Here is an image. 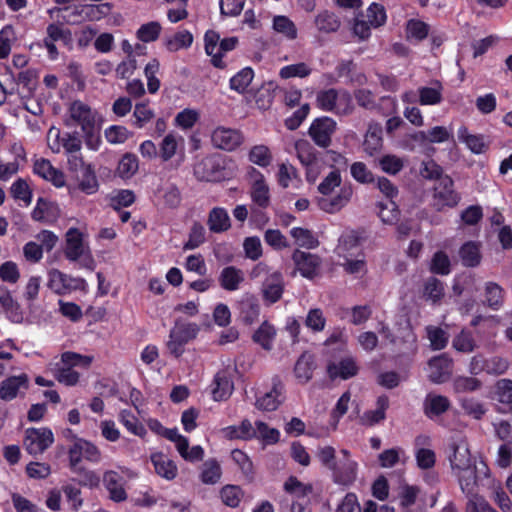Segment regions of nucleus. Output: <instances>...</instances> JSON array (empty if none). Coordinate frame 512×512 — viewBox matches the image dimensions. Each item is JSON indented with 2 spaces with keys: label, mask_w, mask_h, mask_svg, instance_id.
<instances>
[{
  "label": "nucleus",
  "mask_w": 512,
  "mask_h": 512,
  "mask_svg": "<svg viewBox=\"0 0 512 512\" xmlns=\"http://www.w3.org/2000/svg\"><path fill=\"white\" fill-rule=\"evenodd\" d=\"M159 66V61L157 59H152L146 64L144 69V73L147 78V88L151 94L156 93L160 88V80L156 76L159 71Z\"/></svg>",
  "instance_id": "nucleus-49"
},
{
  "label": "nucleus",
  "mask_w": 512,
  "mask_h": 512,
  "mask_svg": "<svg viewBox=\"0 0 512 512\" xmlns=\"http://www.w3.org/2000/svg\"><path fill=\"white\" fill-rule=\"evenodd\" d=\"M469 500L466 506V512H497L491 505L476 493L467 495Z\"/></svg>",
  "instance_id": "nucleus-63"
},
{
  "label": "nucleus",
  "mask_w": 512,
  "mask_h": 512,
  "mask_svg": "<svg viewBox=\"0 0 512 512\" xmlns=\"http://www.w3.org/2000/svg\"><path fill=\"white\" fill-rule=\"evenodd\" d=\"M283 391V385L279 379H273V388L271 391L265 393L262 397L258 398L255 405L261 411H274L282 403L280 399Z\"/></svg>",
  "instance_id": "nucleus-21"
},
{
  "label": "nucleus",
  "mask_w": 512,
  "mask_h": 512,
  "mask_svg": "<svg viewBox=\"0 0 512 512\" xmlns=\"http://www.w3.org/2000/svg\"><path fill=\"white\" fill-rule=\"evenodd\" d=\"M450 408V401L447 397L436 394H428L424 401L425 414L428 417L438 416Z\"/></svg>",
  "instance_id": "nucleus-34"
},
{
  "label": "nucleus",
  "mask_w": 512,
  "mask_h": 512,
  "mask_svg": "<svg viewBox=\"0 0 512 512\" xmlns=\"http://www.w3.org/2000/svg\"><path fill=\"white\" fill-rule=\"evenodd\" d=\"M138 170V160L132 154H125L120 160L117 172L123 179L132 177Z\"/></svg>",
  "instance_id": "nucleus-51"
},
{
  "label": "nucleus",
  "mask_w": 512,
  "mask_h": 512,
  "mask_svg": "<svg viewBox=\"0 0 512 512\" xmlns=\"http://www.w3.org/2000/svg\"><path fill=\"white\" fill-rule=\"evenodd\" d=\"M220 43V36L217 32L209 30L205 34V50L206 53L212 57L211 62L217 68H224L225 64L219 57L217 51Z\"/></svg>",
  "instance_id": "nucleus-38"
},
{
  "label": "nucleus",
  "mask_w": 512,
  "mask_h": 512,
  "mask_svg": "<svg viewBox=\"0 0 512 512\" xmlns=\"http://www.w3.org/2000/svg\"><path fill=\"white\" fill-rule=\"evenodd\" d=\"M220 164L214 157H205L194 167V174L201 181H216L219 178Z\"/></svg>",
  "instance_id": "nucleus-22"
},
{
  "label": "nucleus",
  "mask_w": 512,
  "mask_h": 512,
  "mask_svg": "<svg viewBox=\"0 0 512 512\" xmlns=\"http://www.w3.org/2000/svg\"><path fill=\"white\" fill-rule=\"evenodd\" d=\"M249 160L261 167L270 165L272 161V155L270 150L265 145H256L251 148L249 152Z\"/></svg>",
  "instance_id": "nucleus-52"
},
{
  "label": "nucleus",
  "mask_w": 512,
  "mask_h": 512,
  "mask_svg": "<svg viewBox=\"0 0 512 512\" xmlns=\"http://www.w3.org/2000/svg\"><path fill=\"white\" fill-rule=\"evenodd\" d=\"M458 138L464 142L468 149L475 154L484 153L489 147V141L484 135H474L468 132L464 126L458 130Z\"/></svg>",
  "instance_id": "nucleus-27"
},
{
  "label": "nucleus",
  "mask_w": 512,
  "mask_h": 512,
  "mask_svg": "<svg viewBox=\"0 0 512 512\" xmlns=\"http://www.w3.org/2000/svg\"><path fill=\"white\" fill-rule=\"evenodd\" d=\"M85 281L81 278H72L59 270L52 269L49 272L48 287L57 294H64L72 289L83 287Z\"/></svg>",
  "instance_id": "nucleus-13"
},
{
  "label": "nucleus",
  "mask_w": 512,
  "mask_h": 512,
  "mask_svg": "<svg viewBox=\"0 0 512 512\" xmlns=\"http://www.w3.org/2000/svg\"><path fill=\"white\" fill-rule=\"evenodd\" d=\"M503 294L504 291L502 287L496 282H487L485 284L484 296L485 301L484 304L493 310H498L503 304Z\"/></svg>",
  "instance_id": "nucleus-37"
},
{
  "label": "nucleus",
  "mask_w": 512,
  "mask_h": 512,
  "mask_svg": "<svg viewBox=\"0 0 512 512\" xmlns=\"http://www.w3.org/2000/svg\"><path fill=\"white\" fill-rule=\"evenodd\" d=\"M28 382V376L24 373L8 377L0 384V398L4 401L13 400L17 397L20 388H28Z\"/></svg>",
  "instance_id": "nucleus-18"
},
{
  "label": "nucleus",
  "mask_w": 512,
  "mask_h": 512,
  "mask_svg": "<svg viewBox=\"0 0 512 512\" xmlns=\"http://www.w3.org/2000/svg\"><path fill=\"white\" fill-rule=\"evenodd\" d=\"M54 442L49 428H28L25 431L24 447L32 456L42 454Z\"/></svg>",
  "instance_id": "nucleus-5"
},
{
  "label": "nucleus",
  "mask_w": 512,
  "mask_h": 512,
  "mask_svg": "<svg viewBox=\"0 0 512 512\" xmlns=\"http://www.w3.org/2000/svg\"><path fill=\"white\" fill-rule=\"evenodd\" d=\"M336 130V122L329 117L315 119L310 128L309 135L316 145L327 148L331 144V137Z\"/></svg>",
  "instance_id": "nucleus-8"
},
{
  "label": "nucleus",
  "mask_w": 512,
  "mask_h": 512,
  "mask_svg": "<svg viewBox=\"0 0 512 512\" xmlns=\"http://www.w3.org/2000/svg\"><path fill=\"white\" fill-rule=\"evenodd\" d=\"M93 357L91 356H83L81 354L67 351L61 355V362L64 365L63 367L56 365L55 369V378L60 382L67 386H73L77 384L79 380V373L72 370L74 366H82L89 367Z\"/></svg>",
  "instance_id": "nucleus-1"
},
{
  "label": "nucleus",
  "mask_w": 512,
  "mask_h": 512,
  "mask_svg": "<svg viewBox=\"0 0 512 512\" xmlns=\"http://www.w3.org/2000/svg\"><path fill=\"white\" fill-rule=\"evenodd\" d=\"M273 28L276 32L283 34L288 39L293 40L297 37L295 24L286 16L274 17Z\"/></svg>",
  "instance_id": "nucleus-50"
},
{
  "label": "nucleus",
  "mask_w": 512,
  "mask_h": 512,
  "mask_svg": "<svg viewBox=\"0 0 512 512\" xmlns=\"http://www.w3.org/2000/svg\"><path fill=\"white\" fill-rule=\"evenodd\" d=\"M207 225L213 233H222L229 230L231 221L227 211L221 207L213 208L209 212Z\"/></svg>",
  "instance_id": "nucleus-29"
},
{
  "label": "nucleus",
  "mask_w": 512,
  "mask_h": 512,
  "mask_svg": "<svg viewBox=\"0 0 512 512\" xmlns=\"http://www.w3.org/2000/svg\"><path fill=\"white\" fill-rule=\"evenodd\" d=\"M199 327L197 324H179L176 323L175 327L170 331V338L176 339L178 343L187 344L190 340L197 336Z\"/></svg>",
  "instance_id": "nucleus-39"
},
{
  "label": "nucleus",
  "mask_w": 512,
  "mask_h": 512,
  "mask_svg": "<svg viewBox=\"0 0 512 512\" xmlns=\"http://www.w3.org/2000/svg\"><path fill=\"white\" fill-rule=\"evenodd\" d=\"M426 331L433 350H441L446 347L449 335L445 330L440 327L428 326Z\"/></svg>",
  "instance_id": "nucleus-46"
},
{
  "label": "nucleus",
  "mask_w": 512,
  "mask_h": 512,
  "mask_svg": "<svg viewBox=\"0 0 512 512\" xmlns=\"http://www.w3.org/2000/svg\"><path fill=\"white\" fill-rule=\"evenodd\" d=\"M65 256L70 261H76L85 254L83 235L77 228H70L66 232Z\"/></svg>",
  "instance_id": "nucleus-19"
},
{
  "label": "nucleus",
  "mask_w": 512,
  "mask_h": 512,
  "mask_svg": "<svg viewBox=\"0 0 512 512\" xmlns=\"http://www.w3.org/2000/svg\"><path fill=\"white\" fill-rule=\"evenodd\" d=\"M389 406V399L387 396H380L377 399V408L375 410H369L361 417L362 424L375 425L385 419V412Z\"/></svg>",
  "instance_id": "nucleus-36"
},
{
  "label": "nucleus",
  "mask_w": 512,
  "mask_h": 512,
  "mask_svg": "<svg viewBox=\"0 0 512 512\" xmlns=\"http://www.w3.org/2000/svg\"><path fill=\"white\" fill-rule=\"evenodd\" d=\"M0 305L12 322L20 323L23 320L20 305L13 299L10 291L3 286L0 287Z\"/></svg>",
  "instance_id": "nucleus-28"
},
{
  "label": "nucleus",
  "mask_w": 512,
  "mask_h": 512,
  "mask_svg": "<svg viewBox=\"0 0 512 512\" xmlns=\"http://www.w3.org/2000/svg\"><path fill=\"white\" fill-rule=\"evenodd\" d=\"M418 91L421 105H435L442 101V85L438 81L433 87H421Z\"/></svg>",
  "instance_id": "nucleus-42"
},
{
  "label": "nucleus",
  "mask_w": 512,
  "mask_h": 512,
  "mask_svg": "<svg viewBox=\"0 0 512 512\" xmlns=\"http://www.w3.org/2000/svg\"><path fill=\"white\" fill-rule=\"evenodd\" d=\"M193 36L187 31L183 30L177 32L172 38L166 41V47L170 51H178L181 48H187L192 44Z\"/></svg>",
  "instance_id": "nucleus-57"
},
{
  "label": "nucleus",
  "mask_w": 512,
  "mask_h": 512,
  "mask_svg": "<svg viewBox=\"0 0 512 512\" xmlns=\"http://www.w3.org/2000/svg\"><path fill=\"white\" fill-rule=\"evenodd\" d=\"M290 234L301 247L314 249L319 246L318 239L308 229L296 227L291 230Z\"/></svg>",
  "instance_id": "nucleus-44"
},
{
  "label": "nucleus",
  "mask_w": 512,
  "mask_h": 512,
  "mask_svg": "<svg viewBox=\"0 0 512 512\" xmlns=\"http://www.w3.org/2000/svg\"><path fill=\"white\" fill-rule=\"evenodd\" d=\"M284 288V277L280 271H274L268 274L261 287L263 300L268 304L278 302L283 295Z\"/></svg>",
  "instance_id": "nucleus-10"
},
{
  "label": "nucleus",
  "mask_w": 512,
  "mask_h": 512,
  "mask_svg": "<svg viewBox=\"0 0 512 512\" xmlns=\"http://www.w3.org/2000/svg\"><path fill=\"white\" fill-rule=\"evenodd\" d=\"M399 335L395 336L388 326L382 324L380 333L387 339L389 342L394 345H402L403 348L400 349L401 352H409L414 351L416 349V336L413 333L411 327L405 326L399 329Z\"/></svg>",
  "instance_id": "nucleus-14"
},
{
  "label": "nucleus",
  "mask_w": 512,
  "mask_h": 512,
  "mask_svg": "<svg viewBox=\"0 0 512 512\" xmlns=\"http://www.w3.org/2000/svg\"><path fill=\"white\" fill-rule=\"evenodd\" d=\"M71 118L77 122L86 137V143L93 148L95 136V115L90 106L80 100L71 103L69 108Z\"/></svg>",
  "instance_id": "nucleus-2"
},
{
  "label": "nucleus",
  "mask_w": 512,
  "mask_h": 512,
  "mask_svg": "<svg viewBox=\"0 0 512 512\" xmlns=\"http://www.w3.org/2000/svg\"><path fill=\"white\" fill-rule=\"evenodd\" d=\"M124 483V478L116 471L110 470L104 473L103 484L109 492L110 499L115 502H122L127 498Z\"/></svg>",
  "instance_id": "nucleus-17"
},
{
  "label": "nucleus",
  "mask_w": 512,
  "mask_h": 512,
  "mask_svg": "<svg viewBox=\"0 0 512 512\" xmlns=\"http://www.w3.org/2000/svg\"><path fill=\"white\" fill-rule=\"evenodd\" d=\"M448 460L452 473L462 467L472 465V463L476 461V459L471 456L466 438L457 437L452 439L449 444Z\"/></svg>",
  "instance_id": "nucleus-6"
},
{
  "label": "nucleus",
  "mask_w": 512,
  "mask_h": 512,
  "mask_svg": "<svg viewBox=\"0 0 512 512\" xmlns=\"http://www.w3.org/2000/svg\"><path fill=\"white\" fill-rule=\"evenodd\" d=\"M11 194L15 199L24 201L27 205L31 203L32 192L24 179H18L11 186Z\"/></svg>",
  "instance_id": "nucleus-64"
},
{
  "label": "nucleus",
  "mask_w": 512,
  "mask_h": 512,
  "mask_svg": "<svg viewBox=\"0 0 512 512\" xmlns=\"http://www.w3.org/2000/svg\"><path fill=\"white\" fill-rule=\"evenodd\" d=\"M212 396L215 401H222L230 397L233 391V382L225 373H217L213 381Z\"/></svg>",
  "instance_id": "nucleus-35"
},
{
  "label": "nucleus",
  "mask_w": 512,
  "mask_h": 512,
  "mask_svg": "<svg viewBox=\"0 0 512 512\" xmlns=\"http://www.w3.org/2000/svg\"><path fill=\"white\" fill-rule=\"evenodd\" d=\"M218 281L224 290L236 291L244 281V273L235 266H227L220 272Z\"/></svg>",
  "instance_id": "nucleus-26"
},
{
  "label": "nucleus",
  "mask_w": 512,
  "mask_h": 512,
  "mask_svg": "<svg viewBox=\"0 0 512 512\" xmlns=\"http://www.w3.org/2000/svg\"><path fill=\"white\" fill-rule=\"evenodd\" d=\"M221 477V467L216 460H207L200 475L204 484H216Z\"/></svg>",
  "instance_id": "nucleus-47"
},
{
  "label": "nucleus",
  "mask_w": 512,
  "mask_h": 512,
  "mask_svg": "<svg viewBox=\"0 0 512 512\" xmlns=\"http://www.w3.org/2000/svg\"><path fill=\"white\" fill-rule=\"evenodd\" d=\"M274 335V327L267 322H263L258 330L253 334V340L260 344L265 350H270Z\"/></svg>",
  "instance_id": "nucleus-48"
},
{
  "label": "nucleus",
  "mask_w": 512,
  "mask_h": 512,
  "mask_svg": "<svg viewBox=\"0 0 512 512\" xmlns=\"http://www.w3.org/2000/svg\"><path fill=\"white\" fill-rule=\"evenodd\" d=\"M161 32V25L159 22L151 21L143 24L137 31V38L142 42L155 41Z\"/></svg>",
  "instance_id": "nucleus-58"
},
{
  "label": "nucleus",
  "mask_w": 512,
  "mask_h": 512,
  "mask_svg": "<svg viewBox=\"0 0 512 512\" xmlns=\"http://www.w3.org/2000/svg\"><path fill=\"white\" fill-rule=\"evenodd\" d=\"M424 296L434 303L439 301L444 296L443 283L435 277L428 278L424 286Z\"/></svg>",
  "instance_id": "nucleus-56"
},
{
  "label": "nucleus",
  "mask_w": 512,
  "mask_h": 512,
  "mask_svg": "<svg viewBox=\"0 0 512 512\" xmlns=\"http://www.w3.org/2000/svg\"><path fill=\"white\" fill-rule=\"evenodd\" d=\"M243 140L240 131L225 127H217L211 135L213 145L227 151L236 149L242 144Z\"/></svg>",
  "instance_id": "nucleus-11"
},
{
  "label": "nucleus",
  "mask_w": 512,
  "mask_h": 512,
  "mask_svg": "<svg viewBox=\"0 0 512 512\" xmlns=\"http://www.w3.org/2000/svg\"><path fill=\"white\" fill-rule=\"evenodd\" d=\"M429 379L436 384L448 381L452 375V359L447 354L433 357L429 362Z\"/></svg>",
  "instance_id": "nucleus-12"
},
{
  "label": "nucleus",
  "mask_w": 512,
  "mask_h": 512,
  "mask_svg": "<svg viewBox=\"0 0 512 512\" xmlns=\"http://www.w3.org/2000/svg\"><path fill=\"white\" fill-rule=\"evenodd\" d=\"M316 368L314 355L304 352L298 358L294 366V374L297 380L302 383H308L313 377V371Z\"/></svg>",
  "instance_id": "nucleus-23"
},
{
  "label": "nucleus",
  "mask_w": 512,
  "mask_h": 512,
  "mask_svg": "<svg viewBox=\"0 0 512 512\" xmlns=\"http://www.w3.org/2000/svg\"><path fill=\"white\" fill-rule=\"evenodd\" d=\"M34 172L47 181H51L55 186L62 187L65 183L64 174L55 169L49 160L38 159L34 163Z\"/></svg>",
  "instance_id": "nucleus-25"
},
{
  "label": "nucleus",
  "mask_w": 512,
  "mask_h": 512,
  "mask_svg": "<svg viewBox=\"0 0 512 512\" xmlns=\"http://www.w3.org/2000/svg\"><path fill=\"white\" fill-rule=\"evenodd\" d=\"M419 173L424 179L433 180L435 182L445 176L442 167L434 160L423 161Z\"/></svg>",
  "instance_id": "nucleus-54"
},
{
  "label": "nucleus",
  "mask_w": 512,
  "mask_h": 512,
  "mask_svg": "<svg viewBox=\"0 0 512 512\" xmlns=\"http://www.w3.org/2000/svg\"><path fill=\"white\" fill-rule=\"evenodd\" d=\"M254 78L251 67H245L230 79V88L238 93H244Z\"/></svg>",
  "instance_id": "nucleus-43"
},
{
  "label": "nucleus",
  "mask_w": 512,
  "mask_h": 512,
  "mask_svg": "<svg viewBox=\"0 0 512 512\" xmlns=\"http://www.w3.org/2000/svg\"><path fill=\"white\" fill-rule=\"evenodd\" d=\"M258 175L259 178L252 184L250 195L254 204L261 208H267L270 204L269 187L263 175L261 173H258Z\"/></svg>",
  "instance_id": "nucleus-31"
},
{
  "label": "nucleus",
  "mask_w": 512,
  "mask_h": 512,
  "mask_svg": "<svg viewBox=\"0 0 512 512\" xmlns=\"http://www.w3.org/2000/svg\"><path fill=\"white\" fill-rule=\"evenodd\" d=\"M357 468L352 459H338L331 469L334 482L344 486L352 484L357 477Z\"/></svg>",
  "instance_id": "nucleus-15"
},
{
  "label": "nucleus",
  "mask_w": 512,
  "mask_h": 512,
  "mask_svg": "<svg viewBox=\"0 0 512 512\" xmlns=\"http://www.w3.org/2000/svg\"><path fill=\"white\" fill-rule=\"evenodd\" d=\"M352 189L344 187L340 190L339 194L335 197H321L318 199V206L321 210L333 214L340 211L348 204L352 196Z\"/></svg>",
  "instance_id": "nucleus-20"
},
{
  "label": "nucleus",
  "mask_w": 512,
  "mask_h": 512,
  "mask_svg": "<svg viewBox=\"0 0 512 512\" xmlns=\"http://www.w3.org/2000/svg\"><path fill=\"white\" fill-rule=\"evenodd\" d=\"M495 399L506 404L507 408L503 409V412H512V380L501 379L496 383L495 386Z\"/></svg>",
  "instance_id": "nucleus-40"
},
{
  "label": "nucleus",
  "mask_w": 512,
  "mask_h": 512,
  "mask_svg": "<svg viewBox=\"0 0 512 512\" xmlns=\"http://www.w3.org/2000/svg\"><path fill=\"white\" fill-rule=\"evenodd\" d=\"M74 179L78 182L79 189L86 194H93L98 190V181L91 166Z\"/></svg>",
  "instance_id": "nucleus-45"
},
{
  "label": "nucleus",
  "mask_w": 512,
  "mask_h": 512,
  "mask_svg": "<svg viewBox=\"0 0 512 512\" xmlns=\"http://www.w3.org/2000/svg\"><path fill=\"white\" fill-rule=\"evenodd\" d=\"M311 73V69L308 67V65L304 62L292 64L283 67L279 75L283 79H289L292 77H300L304 78L307 77Z\"/></svg>",
  "instance_id": "nucleus-62"
},
{
  "label": "nucleus",
  "mask_w": 512,
  "mask_h": 512,
  "mask_svg": "<svg viewBox=\"0 0 512 512\" xmlns=\"http://www.w3.org/2000/svg\"><path fill=\"white\" fill-rule=\"evenodd\" d=\"M453 475L457 477L462 492L470 495L475 493L480 475L488 476V467L483 461H475L456 470Z\"/></svg>",
  "instance_id": "nucleus-4"
},
{
  "label": "nucleus",
  "mask_w": 512,
  "mask_h": 512,
  "mask_svg": "<svg viewBox=\"0 0 512 512\" xmlns=\"http://www.w3.org/2000/svg\"><path fill=\"white\" fill-rule=\"evenodd\" d=\"M366 17L372 27L378 28L382 26L386 22L384 6L378 3H372L367 9Z\"/></svg>",
  "instance_id": "nucleus-60"
},
{
  "label": "nucleus",
  "mask_w": 512,
  "mask_h": 512,
  "mask_svg": "<svg viewBox=\"0 0 512 512\" xmlns=\"http://www.w3.org/2000/svg\"><path fill=\"white\" fill-rule=\"evenodd\" d=\"M314 23L317 29L323 33H334L341 26L340 18L329 10H323L317 14Z\"/></svg>",
  "instance_id": "nucleus-32"
},
{
  "label": "nucleus",
  "mask_w": 512,
  "mask_h": 512,
  "mask_svg": "<svg viewBox=\"0 0 512 512\" xmlns=\"http://www.w3.org/2000/svg\"><path fill=\"white\" fill-rule=\"evenodd\" d=\"M458 254L463 266L468 268L477 267L482 260L481 244L475 241H468L460 247Z\"/></svg>",
  "instance_id": "nucleus-24"
},
{
  "label": "nucleus",
  "mask_w": 512,
  "mask_h": 512,
  "mask_svg": "<svg viewBox=\"0 0 512 512\" xmlns=\"http://www.w3.org/2000/svg\"><path fill=\"white\" fill-rule=\"evenodd\" d=\"M358 370L359 367L351 356L344 357L338 362H330L327 366V373L332 380L336 378L343 380L352 378L357 375Z\"/></svg>",
  "instance_id": "nucleus-16"
},
{
  "label": "nucleus",
  "mask_w": 512,
  "mask_h": 512,
  "mask_svg": "<svg viewBox=\"0 0 512 512\" xmlns=\"http://www.w3.org/2000/svg\"><path fill=\"white\" fill-rule=\"evenodd\" d=\"M151 461L158 475L168 480L175 478L177 467L166 455L163 453H155L151 456Z\"/></svg>",
  "instance_id": "nucleus-33"
},
{
  "label": "nucleus",
  "mask_w": 512,
  "mask_h": 512,
  "mask_svg": "<svg viewBox=\"0 0 512 512\" xmlns=\"http://www.w3.org/2000/svg\"><path fill=\"white\" fill-rule=\"evenodd\" d=\"M297 157L302 165L307 168V179L315 181L318 175V157L315 148L307 140H298L295 143Z\"/></svg>",
  "instance_id": "nucleus-9"
},
{
  "label": "nucleus",
  "mask_w": 512,
  "mask_h": 512,
  "mask_svg": "<svg viewBox=\"0 0 512 512\" xmlns=\"http://www.w3.org/2000/svg\"><path fill=\"white\" fill-rule=\"evenodd\" d=\"M382 143V126L379 123H370L363 143L365 152L374 155L380 151Z\"/></svg>",
  "instance_id": "nucleus-30"
},
{
  "label": "nucleus",
  "mask_w": 512,
  "mask_h": 512,
  "mask_svg": "<svg viewBox=\"0 0 512 512\" xmlns=\"http://www.w3.org/2000/svg\"><path fill=\"white\" fill-rule=\"evenodd\" d=\"M430 270L432 273L448 275L450 273V259L443 251H437L431 260Z\"/></svg>",
  "instance_id": "nucleus-55"
},
{
  "label": "nucleus",
  "mask_w": 512,
  "mask_h": 512,
  "mask_svg": "<svg viewBox=\"0 0 512 512\" xmlns=\"http://www.w3.org/2000/svg\"><path fill=\"white\" fill-rule=\"evenodd\" d=\"M284 489L290 494H294L297 497H304L310 494L313 490L311 484H304L300 482L296 477L290 476L284 483Z\"/></svg>",
  "instance_id": "nucleus-61"
},
{
  "label": "nucleus",
  "mask_w": 512,
  "mask_h": 512,
  "mask_svg": "<svg viewBox=\"0 0 512 512\" xmlns=\"http://www.w3.org/2000/svg\"><path fill=\"white\" fill-rule=\"evenodd\" d=\"M240 312L242 320L246 324H252L254 323L260 312V306L258 304V301L255 297L249 296L243 299L240 303Z\"/></svg>",
  "instance_id": "nucleus-41"
},
{
  "label": "nucleus",
  "mask_w": 512,
  "mask_h": 512,
  "mask_svg": "<svg viewBox=\"0 0 512 512\" xmlns=\"http://www.w3.org/2000/svg\"><path fill=\"white\" fill-rule=\"evenodd\" d=\"M205 241V229L199 222H194L190 233L189 240L184 244V250H192L200 246Z\"/></svg>",
  "instance_id": "nucleus-59"
},
{
  "label": "nucleus",
  "mask_w": 512,
  "mask_h": 512,
  "mask_svg": "<svg viewBox=\"0 0 512 512\" xmlns=\"http://www.w3.org/2000/svg\"><path fill=\"white\" fill-rule=\"evenodd\" d=\"M220 494L223 503L232 508L237 507L243 497L241 488L235 485L224 486Z\"/></svg>",
  "instance_id": "nucleus-53"
},
{
  "label": "nucleus",
  "mask_w": 512,
  "mask_h": 512,
  "mask_svg": "<svg viewBox=\"0 0 512 512\" xmlns=\"http://www.w3.org/2000/svg\"><path fill=\"white\" fill-rule=\"evenodd\" d=\"M292 260L296 270L303 277L313 279L319 275L322 260L318 255L296 249L292 254Z\"/></svg>",
  "instance_id": "nucleus-7"
},
{
  "label": "nucleus",
  "mask_w": 512,
  "mask_h": 512,
  "mask_svg": "<svg viewBox=\"0 0 512 512\" xmlns=\"http://www.w3.org/2000/svg\"><path fill=\"white\" fill-rule=\"evenodd\" d=\"M460 199V194L454 189V181L450 176L445 175L435 183L433 206L437 211H441L445 207H455Z\"/></svg>",
  "instance_id": "nucleus-3"
}]
</instances>
